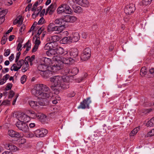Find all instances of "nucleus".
Masks as SVG:
<instances>
[{"mask_svg":"<svg viewBox=\"0 0 154 154\" xmlns=\"http://www.w3.org/2000/svg\"><path fill=\"white\" fill-rule=\"evenodd\" d=\"M32 92L40 99L36 101L30 100L29 102L30 106L35 109H37L40 106H43L47 104V99L52 94L50 88L47 85L42 84L36 85Z\"/></svg>","mask_w":154,"mask_h":154,"instance_id":"obj_1","label":"nucleus"},{"mask_svg":"<svg viewBox=\"0 0 154 154\" xmlns=\"http://www.w3.org/2000/svg\"><path fill=\"white\" fill-rule=\"evenodd\" d=\"M50 81L52 84L51 89H53V88H56L54 90L56 91V93L57 94L61 89H65L69 87V83L65 76L59 75L55 76L51 78Z\"/></svg>","mask_w":154,"mask_h":154,"instance_id":"obj_2","label":"nucleus"},{"mask_svg":"<svg viewBox=\"0 0 154 154\" xmlns=\"http://www.w3.org/2000/svg\"><path fill=\"white\" fill-rule=\"evenodd\" d=\"M63 62L61 61H56L55 63L49 68L48 70L51 72H55L57 70L62 69L63 68V64H70L72 63L74 60L71 58H66L63 57L62 59Z\"/></svg>","mask_w":154,"mask_h":154,"instance_id":"obj_3","label":"nucleus"},{"mask_svg":"<svg viewBox=\"0 0 154 154\" xmlns=\"http://www.w3.org/2000/svg\"><path fill=\"white\" fill-rule=\"evenodd\" d=\"M50 66H47L40 62V63L38 65L37 69L40 71L39 73L41 75L45 78H47L49 76L48 74H50L51 71L48 70Z\"/></svg>","mask_w":154,"mask_h":154,"instance_id":"obj_4","label":"nucleus"},{"mask_svg":"<svg viewBox=\"0 0 154 154\" xmlns=\"http://www.w3.org/2000/svg\"><path fill=\"white\" fill-rule=\"evenodd\" d=\"M57 11L59 14L65 13L70 14L72 13V10L68 5L66 4H63L57 9Z\"/></svg>","mask_w":154,"mask_h":154,"instance_id":"obj_5","label":"nucleus"},{"mask_svg":"<svg viewBox=\"0 0 154 154\" xmlns=\"http://www.w3.org/2000/svg\"><path fill=\"white\" fill-rule=\"evenodd\" d=\"M16 126L18 129L24 133L29 131V129L27 124L22 121L17 122Z\"/></svg>","mask_w":154,"mask_h":154,"instance_id":"obj_6","label":"nucleus"},{"mask_svg":"<svg viewBox=\"0 0 154 154\" xmlns=\"http://www.w3.org/2000/svg\"><path fill=\"white\" fill-rule=\"evenodd\" d=\"M91 55V49L89 48H86L84 50L82 54L81 59L83 61H86L89 58Z\"/></svg>","mask_w":154,"mask_h":154,"instance_id":"obj_7","label":"nucleus"},{"mask_svg":"<svg viewBox=\"0 0 154 154\" xmlns=\"http://www.w3.org/2000/svg\"><path fill=\"white\" fill-rule=\"evenodd\" d=\"M135 9V5L132 3H130L126 6L124 9V12L126 14L130 15L133 13Z\"/></svg>","mask_w":154,"mask_h":154,"instance_id":"obj_8","label":"nucleus"},{"mask_svg":"<svg viewBox=\"0 0 154 154\" xmlns=\"http://www.w3.org/2000/svg\"><path fill=\"white\" fill-rule=\"evenodd\" d=\"M91 103L90 98L88 97L86 99H85L81 103L78 108H81L82 109H85L86 108H89V105Z\"/></svg>","mask_w":154,"mask_h":154,"instance_id":"obj_9","label":"nucleus"},{"mask_svg":"<svg viewBox=\"0 0 154 154\" xmlns=\"http://www.w3.org/2000/svg\"><path fill=\"white\" fill-rule=\"evenodd\" d=\"M48 130L44 128L37 130L35 132L34 134L37 137H44L48 133Z\"/></svg>","mask_w":154,"mask_h":154,"instance_id":"obj_10","label":"nucleus"},{"mask_svg":"<svg viewBox=\"0 0 154 154\" xmlns=\"http://www.w3.org/2000/svg\"><path fill=\"white\" fill-rule=\"evenodd\" d=\"M19 121L22 122H28L30 120L29 117L26 114L21 113L17 118Z\"/></svg>","mask_w":154,"mask_h":154,"instance_id":"obj_11","label":"nucleus"},{"mask_svg":"<svg viewBox=\"0 0 154 154\" xmlns=\"http://www.w3.org/2000/svg\"><path fill=\"white\" fill-rule=\"evenodd\" d=\"M73 2L83 7H88L89 5L88 2L87 0H72Z\"/></svg>","mask_w":154,"mask_h":154,"instance_id":"obj_12","label":"nucleus"},{"mask_svg":"<svg viewBox=\"0 0 154 154\" xmlns=\"http://www.w3.org/2000/svg\"><path fill=\"white\" fill-rule=\"evenodd\" d=\"M56 8V4L55 3L52 4L47 9L45 15H47L48 13L49 14L51 15L55 10Z\"/></svg>","mask_w":154,"mask_h":154,"instance_id":"obj_13","label":"nucleus"},{"mask_svg":"<svg viewBox=\"0 0 154 154\" xmlns=\"http://www.w3.org/2000/svg\"><path fill=\"white\" fill-rule=\"evenodd\" d=\"M78 54V50L76 48H72L70 49L69 52V55L71 57H66V58H75L77 57Z\"/></svg>","mask_w":154,"mask_h":154,"instance_id":"obj_14","label":"nucleus"},{"mask_svg":"<svg viewBox=\"0 0 154 154\" xmlns=\"http://www.w3.org/2000/svg\"><path fill=\"white\" fill-rule=\"evenodd\" d=\"M54 49L55 51L56 54H64V56L66 57V54H68L67 51L64 50L63 48L61 47H57Z\"/></svg>","mask_w":154,"mask_h":154,"instance_id":"obj_15","label":"nucleus"},{"mask_svg":"<svg viewBox=\"0 0 154 154\" xmlns=\"http://www.w3.org/2000/svg\"><path fill=\"white\" fill-rule=\"evenodd\" d=\"M8 134L10 136L12 137H20L22 136L21 133H19L13 130H9L8 131Z\"/></svg>","mask_w":154,"mask_h":154,"instance_id":"obj_16","label":"nucleus"},{"mask_svg":"<svg viewBox=\"0 0 154 154\" xmlns=\"http://www.w3.org/2000/svg\"><path fill=\"white\" fill-rule=\"evenodd\" d=\"M28 116L30 118L35 119L37 117V114H36L34 111L32 110H28L26 112Z\"/></svg>","mask_w":154,"mask_h":154,"instance_id":"obj_17","label":"nucleus"},{"mask_svg":"<svg viewBox=\"0 0 154 154\" xmlns=\"http://www.w3.org/2000/svg\"><path fill=\"white\" fill-rule=\"evenodd\" d=\"M40 61L44 64L47 65V66L52 64V61L51 59L46 57H43L41 59Z\"/></svg>","mask_w":154,"mask_h":154,"instance_id":"obj_18","label":"nucleus"},{"mask_svg":"<svg viewBox=\"0 0 154 154\" xmlns=\"http://www.w3.org/2000/svg\"><path fill=\"white\" fill-rule=\"evenodd\" d=\"M80 38V35L79 33H74L72 37H71V42H78Z\"/></svg>","mask_w":154,"mask_h":154,"instance_id":"obj_19","label":"nucleus"},{"mask_svg":"<svg viewBox=\"0 0 154 154\" xmlns=\"http://www.w3.org/2000/svg\"><path fill=\"white\" fill-rule=\"evenodd\" d=\"M49 98H51L52 99V103L54 104H56L58 103V101H59L60 100V98L57 95L54 94L53 95V94Z\"/></svg>","mask_w":154,"mask_h":154,"instance_id":"obj_20","label":"nucleus"},{"mask_svg":"<svg viewBox=\"0 0 154 154\" xmlns=\"http://www.w3.org/2000/svg\"><path fill=\"white\" fill-rule=\"evenodd\" d=\"M5 147L11 151L15 152L17 150V147L12 144H7L6 145Z\"/></svg>","mask_w":154,"mask_h":154,"instance_id":"obj_21","label":"nucleus"},{"mask_svg":"<svg viewBox=\"0 0 154 154\" xmlns=\"http://www.w3.org/2000/svg\"><path fill=\"white\" fill-rule=\"evenodd\" d=\"M65 28V25L56 26H55V31H56L57 33H60L64 30Z\"/></svg>","mask_w":154,"mask_h":154,"instance_id":"obj_22","label":"nucleus"},{"mask_svg":"<svg viewBox=\"0 0 154 154\" xmlns=\"http://www.w3.org/2000/svg\"><path fill=\"white\" fill-rule=\"evenodd\" d=\"M35 55H32L31 57L28 56L26 57L25 59V61H27L29 62L30 66H32L33 64V61L35 60Z\"/></svg>","mask_w":154,"mask_h":154,"instance_id":"obj_23","label":"nucleus"},{"mask_svg":"<svg viewBox=\"0 0 154 154\" xmlns=\"http://www.w3.org/2000/svg\"><path fill=\"white\" fill-rule=\"evenodd\" d=\"M37 118L39 119L41 122H44L46 120V116L43 114H37Z\"/></svg>","mask_w":154,"mask_h":154,"instance_id":"obj_24","label":"nucleus"},{"mask_svg":"<svg viewBox=\"0 0 154 154\" xmlns=\"http://www.w3.org/2000/svg\"><path fill=\"white\" fill-rule=\"evenodd\" d=\"M56 53L54 49L48 51L46 53L47 56L50 57H53L54 55L56 54Z\"/></svg>","mask_w":154,"mask_h":154,"instance_id":"obj_25","label":"nucleus"},{"mask_svg":"<svg viewBox=\"0 0 154 154\" xmlns=\"http://www.w3.org/2000/svg\"><path fill=\"white\" fill-rule=\"evenodd\" d=\"M33 42L34 43L35 45L38 46L41 43V41L39 40V38H37L36 36H34L33 39Z\"/></svg>","mask_w":154,"mask_h":154,"instance_id":"obj_26","label":"nucleus"},{"mask_svg":"<svg viewBox=\"0 0 154 154\" xmlns=\"http://www.w3.org/2000/svg\"><path fill=\"white\" fill-rule=\"evenodd\" d=\"M140 127H138L134 128L130 133V137H132L135 135L140 130Z\"/></svg>","mask_w":154,"mask_h":154,"instance_id":"obj_27","label":"nucleus"},{"mask_svg":"<svg viewBox=\"0 0 154 154\" xmlns=\"http://www.w3.org/2000/svg\"><path fill=\"white\" fill-rule=\"evenodd\" d=\"M55 26L54 24L50 23L48 26L47 30L48 32L55 31Z\"/></svg>","mask_w":154,"mask_h":154,"instance_id":"obj_28","label":"nucleus"},{"mask_svg":"<svg viewBox=\"0 0 154 154\" xmlns=\"http://www.w3.org/2000/svg\"><path fill=\"white\" fill-rule=\"evenodd\" d=\"M79 72L78 68L76 67L73 68L71 70L70 72V75L72 76H74L78 74Z\"/></svg>","mask_w":154,"mask_h":154,"instance_id":"obj_29","label":"nucleus"},{"mask_svg":"<svg viewBox=\"0 0 154 154\" xmlns=\"http://www.w3.org/2000/svg\"><path fill=\"white\" fill-rule=\"evenodd\" d=\"M29 65L28 63V62L27 61L25 62V63L23 64L22 69V70L23 72H24L27 71L28 69Z\"/></svg>","mask_w":154,"mask_h":154,"instance_id":"obj_30","label":"nucleus"},{"mask_svg":"<svg viewBox=\"0 0 154 154\" xmlns=\"http://www.w3.org/2000/svg\"><path fill=\"white\" fill-rule=\"evenodd\" d=\"M74 12L77 14H79L82 12V8L79 6H74L73 7Z\"/></svg>","mask_w":154,"mask_h":154,"instance_id":"obj_31","label":"nucleus"},{"mask_svg":"<svg viewBox=\"0 0 154 154\" xmlns=\"http://www.w3.org/2000/svg\"><path fill=\"white\" fill-rule=\"evenodd\" d=\"M62 41L63 42V43L64 44L71 42V37L68 36L64 37L62 39Z\"/></svg>","mask_w":154,"mask_h":154,"instance_id":"obj_32","label":"nucleus"},{"mask_svg":"<svg viewBox=\"0 0 154 154\" xmlns=\"http://www.w3.org/2000/svg\"><path fill=\"white\" fill-rule=\"evenodd\" d=\"M26 47V48L25 52H27L30 49L31 47V44L29 43V41L23 46V47L25 48Z\"/></svg>","mask_w":154,"mask_h":154,"instance_id":"obj_33","label":"nucleus"},{"mask_svg":"<svg viewBox=\"0 0 154 154\" xmlns=\"http://www.w3.org/2000/svg\"><path fill=\"white\" fill-rule=\"evenodd\" d=\"M147 73V70H146V67H143L140 72V74L142 76H144Z\"/></svg>","mask_w":154,"mask_h":154,"instance_id":"obj_34","label":"nucleus"},{"mask_svg":"<svg viewBox=\"0 0 154 154\" xmlns=\"http://www.w3.org/2000/svg\"><path fill=\"white\" fill-rule=\"evenodd\" d=\"M52 42H49L47 43L45 45L44 48L46 50H51L53 48Z\"/></svg>","mask_w":154,"mask_h":154,"instance_id":"obj_35","label":"nucleus"},{"mask_svg":"<svg viewBox=\"0 0 154 154\" xmlns=\"http://www.w3.org/2000/svg\"><path fill=\"white\" fill-rule=\"evenodd\" d=\"M154 125V118H152L149 120L146 123V125L148 126L151 127Z\"/></svg>","mask_w":154,"mask_h":154,"instance_id":"obj_36","label":"nucleus"},{"mask_svg":"<svg viewBox=\"0 0 154 154\" xmlns=\"http://www.w3.org/2000/svg\"><path fill=\"white\" fill-rule=\"evenodd\" d=\"M63 20L62 18L61 19L57 18L54 21L55 23L58 25H64L63 23Z\"/></svg>","mask_w":154,"mask_h":154,"instance_id":"obj_37","label":"nucleus"},{"mask_svg":"<svg viewBox=\"0 0 154 154\" xmlns=\"http://www.w3.org/2000/svg\"><path fill=\"white\" fill-rule=\"evenodd\" d=\"M20 69V67L17 65H16L15 64H14L11 66V71H17Z\"/></svg>","mask_w":154,"mask_h":154,"instance_id":"obj_38","label":"nucleus"},{"mask_svg":"<svg viewBox=\"0 0 154 154\" xmlns=\"http://www.w3.org/2000/svg\"><path fill=\"white\" fill-rule=\"evenodd\" d=\"M59 40V37L57 35L53 36L51 37V40L52 44H54V42H56Z\"/></svg>","mask_w":154,"mask_h":154,"instance_id":"obj_39","label":"nucleus"},{"mask_svg":"<svg viewBox=\"0 0 154 154\" xmlns=\"http://www.w3.org/2000/svg\"><path fill=\"white\" fill-rule=\"evenodd\" d=\"M53 57L54 58L53 59L56 60V61H62V62H63V60H62V59L63 57H66L64 56L62 57H60V56L58 55L54 56Z\"/></svg>","mask_w":154,"mask_h":154,"instance_id":"obj_40","label":"nucleus"},{"mask_svg":"<svg viewBox=\"0 0 154 154\" xmlns=\"http://www.w3.org/2000/svg\"><path fill=\"white\" fill-rule=\"evenodd\" d=\"M26 133L25 135L26 137L27 138H32L34 136V135L32 132L27 131V132H25Z\"/></svg>","mask_w":154,"mask_h":154,"instance_id":"obj_41","label":"nucleus"},{"mask_svg":"<svg viewBox=\"0 0 154 154\" xmlns=\"http://www.w3.org/2000/svg\"><path fill=\"white\" fill-rule=\"evenodd\" d=\"M16 20L18 22L19 25H21L22 23L23 20L22 18V16L19 15L18 16L16 19Z\"/></svg>","mask_w":154,"mask_h":154,"instance_id":"obj_42","label":"nucleus"},{"mask_svg":"<svg viewBox=\"0 0 154 154\" xmlns=\"http://www.w3.org/2000/svg\"><path fill=\"white\" fill-rule=\"evenodd\" d=\"M154 136V128L152 129L148 132L146 135L147 137H152Z\"/></svg>","mask_w":154,"mask_h":154,"instance_id":"obj_43","label":"nucleus"},{"mask_svg":"<svg viewBox=\"0 0 154 154\" xmlns=\"http://www.w3.org/2000/svg\"><path fill=\"white\" fill-rule=\"evenodd\" d=\"M76 20V18L75 17L69 15V22L73 23L75 22Z\"/></svg>","mask_w":154,"mask_h":154,"instance_id":"obj_44","label":"nucleus"},{"mask_svg":"<svg viewBox=\"0 0 154 154\" xmlns=\"http://www.w3.org/2000/svg\"><path fill=\"white\" fill-rule=\"evenodd\" d=\"M69 15H66L62 17L63 22L64 21L69 22Z\"/></svg>","mask_w":154,"mask_h":154,"instance_id":"obj_45","label":"nucleus"},{"mask_svg":"<svg viewBox=\"0 0 154 154\" xmlns=\"http://www.w3.org/2000/svg\"><path fill=\"white\" fill-rule=\"evenodd\" d=\"M152 0H142V2L143 4L145 5L150 4Z\"/></svg>","mask_w":154,"mask_h":154,"instance_id":"obj_46","label":"nucleus"},{"mask_svg":"<svg viewBox=\"0 0 154 154\" xmlns=\"http://www.w3.org/2000/svg\"><path fill=\"white\" fill-rule=\"evenodd\" d=\"M26 76L25 75H23L21 78L20 81L21 83L23 84L26 81Z\"/></svg>","mask_w":154,"mask_h":154,"instance_id":"obj_47","label":"nucleus"},{"mask_svg":"<svg viewBox=\"0 0 154 154\" xmlns=\"http://www.w3.org/2000/svg\"><path fill=\"white\" fill-rule=\"evenodd\" d=\"M10 104V102L8 100H4L2 104L0 105V106L2 105H9Z\"/></svg>","mask_w":154,"mask_h":154,"instance_id":"obj_48","label":"nucleus"},{"mask_svg":"<svg viewBox=\"0 0 154 154\" xmlns=\"http://www.w3.org/2000/svg\"><path fill=\"white\" fill-rule=\"evenodd\" d=\"M24 61L23 60H20L17 63V66L20 68L24 64Z\"/></svg>","mask_w":154,"mask_h":154,"instance_id":"obj_49","label":"nucleus"},{"mask_svg":"<svg viewBox=\"0 0 154 154\" xmlns=\"http://www.w3.org/2000/svg\"><path fill=\"white\" fill-rule=\"evenodd\" d=\"M7 40V38L6 36L4 35L2 38L1 40V43L2 44H5L6 41Z\"/></svg>","mask_w":154,"mask_h":154,"instance_id":"obj_50","label":"nucleus"},{"mask_svg":"<svg viewBox=\"0 0 154 154\" xmlns=\"http://www.w3.org/2000/svg\"><path fill=\"white\" fill-rule=\"evenodd\" d=\"M22 45L21 43H19L17 45V50L18 51H21L22 49V48H21Z\"/></svg>","mask_w":154,"mask_h":154,"instance_id":"obj_51","label":"nucleus"},{"mask_svg":"<svg viewBox=\"0 0 154 154\" xmlns=\"http://www.w3.org/2000/svg\"><path fill=\"white\" fill-rule=\"evenodd\" d=\"M45 21V20L43 17H42L38 22V25L42 24Z\"/></svg>","mask_w":154,"mask_h":154,"instance_id":"obj_52","label":"nucleus"},{"mask_svg":"<svg viewBox=\"0 0 154 154\" xmlns=\"http://www.w3.org/2000/svg\"><path fill=\"white\" fill-rule=\"evenodd\" d=\"M12 86V85L11 84H9L7 85L5 88V90L6 91H8L10 90Z\"/></svg>","mask_w":154,"mask_h":154,"instance_id":"obj_53","label":"nucleus"},{"mask_svg":"<svg viewBox=\"0 0 154 154\" xmlns=\"http://www.w3.org/2000/svg\"><path fill=\"white\" fill-rule=\"evenodd\" d=\"M10 50L9 49H7L4 54V55L6 57L8 56L10 54Z\"/></svg>","mask_w":154,"mask_h":154,"instance_id":"obj_54","label":"nucleus"},{"mask_svg":"<svg viewBox=\"0 0 154 154\" xmlns=\"http://www.w3.org/2000/svg\"><path fill=\"white\" fill-rule=\"evenodd\" d=\"M75 93L74 91H72L68 94V96L69 97H72L75 96Z\"/></svg>","mask_w":154,"mask_h":154,"instance_id":"obj_55","label":"nucleus"},{"mask_svg":"<svg viewBox=\"0 0 154 154\" xmlns=\"http://www.w3.org/2000/svg\"><path fill=\"white\" fill-rule=\"evenodd\" d=\"M10 77V75L8 74H6L4 76L2 79L6 82V80L8 79Z\"/></svg>","mask_w":154,"mask_h":154,"instance_id":"obj_56","label":"nucleus"},{"mask_svg":"<svg viewBox=\"0 0 154 154\" xmlns=\"http://www.w3.org/2000/svg\"><path fill=\"white\" fill-rule=\"evenodd\" d=\"M14 92L13 91H11L9 93V98H12L14 97Z\"/></svg>","mask_w":154,"mask_h":154,"instance_id":"obj_57","label":"nucleus"},{"mask_svg":"<svg viewBox=\"0 0 154 154\" xmlns=\"http://www.w3.org/2000/svg\"><path fill=\"white\" fill-rule=\"evenodd\" d=\"M38 46H36V45H34L32 50V52H35L38 49Z\"/></svg>","mask_w":154,"mask_h":154,"instance_id":"obj_58","label":"nucleus"},{"mask_svg":"<svg viewBox=\"0 0 154 154\" xmlns=\"http://www.w3.org/2000/svg\"><path fill=\"white\" fill-rule=\"evenodd\" d=\"M65 73L66 74H67L69 73H70V69L69 68L67 67L66 68V69L64 70Z\"/></svg>","mask_w":154,"mask_h":154,"instance_id":"obj_59","label":"nucleus"},{"mask_svg":"<svg viewBox=\"0 0 154 154\" xmlns=\"http://www.w3.org/2000/svg\"><path fill=\"white\" fill-rule=\"evenodd\" d=\"M43 28L42 29V27H41L38 30L37 34V35L38 36L41 34L42 33V31L43 30Z\"/></svg>","mask_w":154,"mask_h":154,"instance_id":"obj_60","label":"nucleus"},{"mask_svg":"<svg viewBox=\"0 0 154 154\" xmlns=\"http://www.w3.org/2000/svg\"><path fill=\"white\" fill-rule=\"evenodd\" d=\"M82 37L83 38H86L87 37V34L85 32H83L82 34Z\"/></svg>","mask_w":154,"mask_h":154,"instance_id":"obj_61","label":"nucleus"},{"mask_svg":"<svg viewBox=\"0 0 154 154\" xmlns=\"http://www.w3.org/2000/svg\"><path fill=\"white\" fill-rule=\"evenodd\" d=\"M26 141V140L24 138H22L21 139V140H20V143L22 144H23Z\"/></svg>","mask_w":154,"mask_h":154,"instance_id":"obj_62","label":"nucleus"},{"mask_svg":"<svg viewBox=\"0 0 154 154\" xmlns=\"http://www.w3.org/2000/svg\"><path fill=\"white\" fill-rule=\"evenodd\" d=\"M14 54H11V56L9 57V60L11 61H12L14 59Z\"/></svg>","mask_w":154,"mask_h":154,"instance_id":"obj_63","label":"nucleus"},{"mask_svg":"<svg viewBox=\"0 0 154 154\" xmlns=\"http://www.w3.org/2000/svg\"><path fill=\"white\" fill-rule=\"evenodd\" d=\"M149 73L153 75H154V69L151 68L149 70Z\"/></svg>","mask_w":154,"mask_h":154,"instance_id":"obj_64","label":"nucleus"}]
</instances>
